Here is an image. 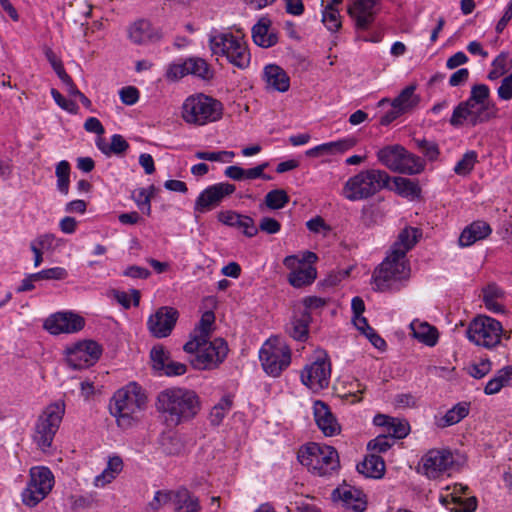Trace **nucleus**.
Listing matches in <instances>:
<instances>
[{"mask_svg": "<svg viewBox=\"0 0 512 512\" xmlns=\"http://www.w3.org/2000/svg\"><path fill=\"white\" fill-rule=\"evenodd\" d=\"M421 235V230L415 227H405L399 233L390 254L373 272L372 278L377 291L399 290L401 281L409 278L410 267L406 254Z\"/></svg>", "mask_w": 512, "mask_h": 512, "instance_id": "nucleus-1", "label": "nucleus"}, {"mask_svg": "<svg viewBox=\"0 0 512 512\" xmlns=\"http://www.w3.org/2000/svg\"><path fill=\"white\" fill-rule=\"evenodd\" d=\"M155 407L166 425L175 427L196 416L200 400L193 390L173 387L158 394Z\"/></svg>", "mask_w": 512, "mask_h": 512, "instance_id": "nucleus-2", "label": "nucleus"}, {"mask_svg": "<svg viewBox=\"0 0 512 512\" xmlns=\"http://www.w3.org/2000/svg\"><path fill=\"white\" fill-rule=\"evenodd\" d=\"M146 404L147 396L141 386L131 382L114 393L109 409L118 426L127 429L139 420Z\"/></svg>", "mask_w": 512, "mask_h": 512, "instance_id": "nucleus-3", "label": "nucleus"}, {"mask_svg": "<svg viewBox=\"0 0 512 512\" xmlns=\"http://www.w3.org/2000/svg\"><path fill=\"white\" fill-rule=\"evenodd\" d=\"M389 182L390 176L384 170H363L346 181L343 194L350 201L367 199L386 188Z\"/></svg>", "mask_w": 512, "mask_h": 512, "instance_id": "nucleus-4", "label": "nucleus"}, {"mask_svg": "<svg viewBox=\"0 0 512 512\" xmlns=\"http://www.w3.org/2000/svg\"><path fill=\"white\" fill-rule=\"evenodd\" d=\"M209 47L213 55L225 57L239 69H246L250 64L251 56L246 43L230 32H212Z\"/></svg>", "mask_w": 512, "mask_h": 512, "instance_id": "nucleus-5", "label": "nucleus"}, {"mask_svg": "<svg viewBox=\"0 0 512 512\" xmlns=\"http://www.w3.org/2000/svg\"><path fill=\"white\" fill-rule=\"evenodd\" d=\"M298 460L318 476L329 475L339 466L336 449L318 443H309L302 447L298 452Z\"/></svg>", "mask_w": 512, "mask_h": 512, "instance_id": "nucleus-6", "label": "nucleus"}, {"mask_svg": "<svg viewBox=\"0 0 512 512\" xmlns=\"http://www.w3.org/2000/svg\"><path fill=\"white\" fill-rule=\"evenodd\" d=\"M222 111L221 102L204 94H197L189 96L184 101L182 118L189 124L201 126L219 120Z\"/></svg>", "mask_w": 512, "mask_h": 512, "instance_id": "nucleus-7", "label": "nucleus"}, {"mask_svg": "<svg viewBox=\"0 0 512 512\" xmlns=\"http://www.w3.org/2000/svg\"><path fill=\"white\" fill-rule=\"evenodd\" d=\"M64 412V404L53 403L49 405L39 416L35 425L33 440L41 450L45 451L51 447L55 434L62 421Z\"/></svg>", "mask_w": 512, "mask_h": 512, "instance_id": "nucleus-8", "label": "nucleus"}, {"mask_svg": "<svg viewBox=\"0 0 512 512\" xmlns=\"http://www.w3.org/2000/svg\"><path fill=\"white\" fill-rule=\"evenodd\" d=\"M259 358L264 371L278 377L291 363V350L283 341L269 339L260 349Z\"/></svg>", "mask_w": 512, "mask_h": 512, "instance_id": "nucleus-9", "label": "nucleus"}, {"mask_svg": "<svg viewBox=\"0 0 512 512\" xmlns=\"http://www.w3.org/2000/svg\"><path fill=\"white\" fill-rule=\"evenodd\" d=\"M503 332L501 323L489 316H478L468 326V339L478 346L493 348L499 344Z\"/></svg>", "mask_w": 512, "mask_h": 512, "instance_id": "nucleus-10", "label": "nucleus"}, {"mask_svg": "<svg viewBox=\"0 0 512 512\" xmlns=\"http://www.w3.org/2000/svg\"><path fill=\"white\" fill-rule=\"evenodd\" d=\"M54 476L47 467H32L30 479L23 490L22 502L28 507H34L41 502L52 490Z\"/></svg>", "mask_w": 512, "mask_h": 512, "instance_id": "nucleus-11", "label": "nucleus"}, {"mask_svg": "<svg viewBox=\"0 0 512 512\" xmlns=\"http://www.w3.org/2000/svg\"><path fill=\"white\" fill-rule=\"evenodd\" d=\"M496 111L497 109L495 106L462 101L454 108L449 123L453 127H460L464 125V123L474 127L494 118L496 116Z\"/></svg>", "mask_w": 512, "mask_h": 512, "instance_id": "nucleus-12", "label": "nucleus"}, {"mask_svg": "<svg viewBox=\"0 0 512 512\" xmlns=\"http://www.w3.org/2000/svg\"><path fill=\"white\" fill-rule=\"evenodd\" d=\"M228 345L223 338L206 340V345H201L195 350V355L190 359V364L197 370H210L218 367L227 357Z\"/></svg>", "mask_w": 512, "mask_h": 512, "instance_id": "nucleus-13", "label": "nucleus"}, {"mask_svg": "<svg viewBox=\"0 0 512 512\" xmlns=\"http://www.w3.org/2000/svg\"><path fill=\"white\" fill-rule=\"evenodd\" d=\"M331 363L326 352L320 351L301 372L302 383L313 391L327 388L330 383Z\"/></svg>", "mask_w": 512, "mask_h": 512, "instance_id": "nucleus-14", "label": "nucleus"}, {"mask_svg": "<svg viewBox=\"0 0 512 512\" xmlns=\"http://www.w3.org/2000/svg\"><path fill=\"white\" fill-rule=\"evenodd\" d=\"M101 354V346L93 340L79 341L66 348V360L73 369H85L94 365Z\"/></svg>", "mask_w": 512, "mask_h": 512, "instance_id": "nucleus-15", "label": "nucleus"}, {"mask_svg": "<svg viewBox=\"0 0 512 512\" xmlns=\"http://www.w3.org/2000/svg\"><path fill=\"white\" fill-rule=\"evenodd\" d=\"M166 75L167 78L171 80H177L186 75H193L203 80H209L213 77V72L204 59L191 57L182 63L171 64Z\"/></svg>", "mask_w": 512, "mask_h": 512, "instance_id": "nucleus-16", "label": "nucleus"}, {"mask_svg": "<svg viewBox=\"0 0 512 512\" xmlns=\"http://www.w3.org/2000/svg\"><path fill=\"white\" fill-rule=\"evenodd\" d=\"M178 317L179 313L175 308L162 306L148 318V330L156 338H165L171 334Z\"/></svg>", "mask_w": 512, "mask_h": 512, "instance_id": "nucleus-17", "label": "nucleus"}, {"mask_svg": "<svg viewBox=\"0 0 512 512\" xmlns=\"http://www.w3.org/2000/svg\"><path fill=\"white\" fill-rule=\"evenodd\" d=\"M85 326V319L73 312H57L48 317L44 328L51 334L76 333Z\"/></svg>", "mask_w": 512, "mask_h": 512, "instance_id": "nucleus-18", "label": "nucleus"}, {"mask_svg": "<svg viewBox=\"0 0 512 512\" xmlns=\"http://www.w3.org/2000/svg\"><path fill=\"white\" fill-rule=\"evenodd\" d=\"M379 5V0H353L348 7V14L357 30H368L371 27L379 11Z\"/></svg>", "mask_w": 512, "mask_h": 512, "instance_id": "nucleus-19", "label": "nucleus"}, {"mask_svg": "<svg viewBox=\"0 0 512 512\" xmlns=\"http://www.w3.org/2000/svg\"><path fill=\"white\" fill-rule=\"evenodd\" d=\"M236 190L235 185L230 183H217L203 190L195 201L194 210L200 213L211 210L218 206L221 201Z\"/></svg>", "mask_w": 512, "mask_h": 512, "instance_id": "nucleus-20", "label": "nucleus"}, {"mask_svg": "<svg viewBox=\"0 0 512 512\" xmlns=\"http://www.w3.org/2000/svg\"><path fill=\"white\" fill-rule=\"evenodd\" d=\"M424 473L429 478H437L454 463L453 454L446 449L429 450L421 459Z\"/></svg>", "mask_w": 512, "mask_h": 512, "instance_id": "nucleus-21", "label": "nucleus"}, {"mask_svg": "<svg viewBox=\"0 0 512 512\" xmlns=\"http://www.w3.org/2000/svg\"><path fill=\"white\" fill-rule=\"evenodd\" d=\"M331 497L334 502H340L350 512H364L367 508L365 494L350 485H343L334 489Z\"/></svg>", "mask_w": 512, "mask_h": 512, "instance_id": "nucleus-22", "label": "nucleus"}, {"mask_svg": "<svg viewBox=\"0 0 512 512\" xmlns=\"http://www.w3.org/2000/svg\"><path fill=\"white\" fill-rule=\"evenodd\" d=\"M153 368L162 371L168 377L180 376L187 372V365L170 359L163 346H154L150 352Z\"/></svg>", "mask_w": 512, "mask_h": 512, "instance_id": "nucleus-23", "label": "nucleus"}, {"mask_svg": "<svg viewBox=\"0 0 512 512\" xmlns=\"http://www.w3.org/2000/svg\"><path fill=\"white\" fill-rule=\"evenodd\" d=\"M313 414L315 422L321 432L328 437L338 435L341 432V426L336 417L331 412L327 403L322 400H316L313 403Z\"/></svg>", "mask_w": 512, "mask_h": 512, "instance_id": "nucleus-24", "label": "nucleus"}, {"mask_svg": "<svg viewBox=\"0 0 512 512\" xmlns=\"http://www.w3.org/2000/svg\"><path fill=\"white\" fill-rule=\"evenodd\" d=\"M217 218L221 223L229 227L241 229L246 237L252 238L258 234V228L250 216L234 211H221L218 213Z\"/></svg>", "mask_w": 512, "mask_h": 512, "instance_id": "nucleus-25", "label": "nucleus"}, {"mask_svg": "<svg viewBox=\"0 0 512 512\" xmlns=\"http://www.w3.org/2000/svg\"><path fill=\"white\" fill-rule=\"evenodd\" d=\"M214 321L215 315L212 311L204 312L195 330V335L191 340L185 343L183 350L187 353L194 354L195 350L199 349L201 345H206V340L209 339Z\"/></svg>", "mask_w": 512, "mask_h": 512, "instance_id": "nucleus-26", "label": "nucleus"}, {"mask_svg": "<svg viewBox=\"0 0 512 512\" xmlns=\"http://www.w3.org/2000/svg\"><path fill=\"white\" fill-rule=\"evenodd\" d=\"M130 40L135 44H145L161 39V33L145 19L135 21L128 30Z\"/></svg>", "mask_w": 512, "mask_h": 512, "instance_id": "nucleus-27", "label": "nucleus"}, {"mask_svg": "<svg viewBox=\"0 0 512 512\" xmlns=\"http://www.w3.org/2000/svg\"><path fill=\"white\" fill-rule=\"evenodd\" d=\"M271 20L268 17H261L252 27V38L256 45L269 48L277 44V33L270 31Z\"/></svg>", "mask_w": 512, "mask_h": 512, "instance_id": "nucleus-28", "label": "nucleus"}, {"mask_svg": "<svg viewBox=\"0 0 512 512\" xmlns=\"http://www.w3.org/2000/svg\"><path fill=\"white\" fill-rule=\"evenodd\" d=\"M263 78L269 88L279 92H286L290 87V78L280 66L269 64L265 66Z\"/></svg>", "mask_w": 512, "mask_h": 512, "instance_id": "nucleus-29", "label": "nucleus"}, {"mask_svg": "<svg viewBox=\"0 0 512 512\" xmlns=\"http://www.w3.org/2000/svg\"><path fill=\"white\" fill-rule=\"evenodd\" d=\"M492 229L484 221H475L467 226L459 237V244L462 247H468L478 240H482L490 235Z\"/></svg>", "mask_w": 512, "mask_h": 512, "instance_id": "nucleus-30", "label": "nucleus"}, {"mask_svg": "<svg viewBox=\"0 0 512 512\" xmlns=\"http://www.w3.org/2000/svg\"><path fill=\"white\" fill-rule=\"evenodd\" d=\"M405 155V148L399 144L388 145L377 152L378 161L393 172L399 170L401 158Z\"/></svg>", "mask_w": 512, "mask_h": 512, "instance_id": "nucleus-31", "label": "nucleus"}, {"mask_svg": "<svg viewBox=\"0 0 512 512\" xmlns=\"http://www.w3.org/2000/svg\"><path fill=\"white\" fill-rule=\"evenodd\" d=\"M357 471L365 477L380 479L385 473V462L381 456L370 454L357 464Z\"/></svg>", "mask_w": 512, "mask_h": 512, "instance_id": "nucleus-32", "label": "nucleus"}, {"mask_svg": "<svg viewBox=\"0 0 512 512\" xmlns=\"http://www.w3.org/2000/svg\"><path fill=\"white\" fill-rule=\"evenodd\" d=\"M417 85L415 83L405 87L400 94L393 99L391 106L398 107L403 113L412 111L420 103V96L415 93Z\"/></svg>", "mask_w": 512, "mask_h": 512, "instance_id": "nucleus-33", "label": "nucleus"}, {"mask_svg": "<svg viewBox=\"0 0 512 512\" xmlns=\"http://www.w3.org/2000/svg\"><path fill=\"white\" fill-rule=\"evenodd\" d=\"M413 336L427 346H435L438 341V331L426 322L413 321L410 324Z\"/></svg>", "mask_w": 512, "mask_h": 512, "instance_id": "nucleus-34", "label": "nucleus"}, {"mask_svg": "<svg viewBox=\"0 0 512 512\" xmlns=\"http://www.w3.org/2000/svg\"><path fill=\"white\" fill-rule=\"evenodd\" d=\"M311 321V315L308 311H303L298 318H294L286 327V332L297 341H304L308 337V327Z\"/></svg>", "mask_w": 512, "mask_h": 512, "instance_id": "nucleus-35", "label": "nucleus"}, {"mask_svg": "<svg viewBox=\"0 0 512 512\" xmlns=\"http://www.w3.org/2000/svg\"><path fill=\"white\" fill-rule=\"evenodd\" d=\"M512 384V365L506 366L497 371L496 375L491 378L485 388L486 395H494L498 393L503 387Z\"/></svg>", "mask_w": 512, "mask_h": 512, "instance_id": "nucleus-36", "label": "nucleus"}, {"mask_svg": "<svg viewBox=\"0 0 512 512\" xmlns=\"http://www.w3.org/2000/svg\"><path fill=\"white\" fill-rule=\"evenodd\" d=\"M123 461L119 456L109 458L107 467L103 472L97 475L94 479L96 487H104L106 484L111 483L116 476L122 471Z\"/></svg>", "mask_w": 512, "mask_h": 512, "instance_id": "nucleus-37", "label": "nucleus"}, {"mask_svg": "<svg viewBox=\"0 0 512 512\" xmlns=\"http://www.w3.org/2000/svg\"><path fill=\"white\" fill-rule=\"evenodd\" d=\"M178 498L175 506V512H200L201 506L198 497L193 495L188 489L181 487L179 493L176 495Z\"/></svg>", "mask_w": 512, "mask_h": 512, "instance_id": "nucleus-38", "label": "nucleus"}, {"mask_svg": "<svg viewBox=\"0 0 512 512\" xmlns=\"http://www.w3.org/2000/svg\"><path fill=\"white\" fill-rule=\"evenodd\" d=\"M98 149L105 155L110 156L122 155L129 148V143L124 139L122 135L114 134L111 137V143L107 144L104 139L99 138L96 141Z\"/></svg>", "mask_w": 512, "mask_h": 512, "instance_id": "nucleus-39", "label": "nucleus"}, {"mask_svg": "<svg viewBox=\"0 0 512 512\" xmlns=\"http://www.w3.org/2000/svg\"><path fill=\"white\" fill-rule=\"evenodd\" d=\"M425 168V161L419 156L410 153L405 149V155L401 158L397 173L415 175L421 173Z\"/></svg>", "mask_w": 512, "mask_h": 512, "instance_id": "nucleus-40", "label": "nucleus"}, {"mask_svg": "<svg viewBox=\"0 0 512 512\" xmlns=\"http://www.w3.org/2000/svg\"><path fill=\"white\" fill-rule=\"evenodd\" d=\"M233 407V396L225 395L215 404L209 414V421L213 426H219Z\"/></svg>", "mask_w": 512, "mask_h": 512, "instance_id": "nucleus-41", "label": "nucleus"}, {"mask_svg": "<svg viewBox=\"0 0 512 512\" xmlns=\"http://www.w3.org/2000/svg\"><path fill=\"white\" fill-rule=\"evenodd\" d=\"M317 276L316 269L312 266H307L302 269L293 270L289 276V283L295 288H301L310 285Z\"/></svg>", "mask_w": 512, "mask_h": 512, "instance_id": "nucleus-42", "label": "nucleus"}, {"mask_svg": "<svg viewBox=\"0 0 512 512\" xmlns=\"http://www.w3.org/2000/svg\"><path fill=\"white\" fill-rule=\"evenodd\" d=\"M393 182L397 193L403 197L416 198L421 194V188L415 180L404 177H394Z\"/></svg>", "mask_w": 512, "mask_h": 512, "instance_id": "nucleus-43", "label": "nucleus"}, {"mask_svg": "<svg viewBox=\"0 0 512 512\" xmlns=\"http://www.w3.org/2000/svg\"><path fill=\"white\" fill-rule=\"evenodd\" d=\"M469 413V405L465 402L456 404L453 408L448 410L441 418L439 426L448 427L459 423Z\"/></svg>", "mask_w": 512, "mask_h": 512, "instance_id": "nucleus-44", "label": "nucleus"}, {"mask_svg": "<svg viewBox=\"0 0 512 512\" xmlns=\"http://www.w3.org/2000/svg\"><path fill=\"white\" fill-rule=\"evenodd\" d=\"M179 489L176 490H159L155 493L153 499L148 503V508L152 511L157 512L161 507L167 505L168 503L173 504L175 506L178 498Z\"/></svg>", "mask_w": 512, "mask_h": 512, "instance_id": "nucleus-45", "label": "nucleus"}, {"mask_svg": "<svg viewBox=\"0 0 512 512\" xmlns=\"http://www.w3.org/2000/svg\"><path fill=\"white\" fill-rule=\"evenodd\" d=\"M290 201V197L284 189L269 191L264 197V205L271 210L284 208Z\"/></svg>", "mask_w": 512, "mask_h": 512, "instance_id": "nucleus-46", "label": "nucleus"}, {"mask_svg": "<svg viewBox=\"0 0 512 512\" xmlns=\"http://www.w3.org/2000/svg\"><path fill=\"white\" fill-rule=\"evenodd\" d=\"M70 164L66 160L60 161L55 170L57 177V189L60 193L67 195L69 193L70 185Z\"/></svg>", "mask_w": 512, "mask_h": 512, "instance_id": "nucleus-47", "label": "nucleus"}, {"mask_svg": "<svg viewBox=\"0 0 512 512\" xmlns=\"http://www.w3.org/2000/svg\"><path fill=\"white\" fill-rule=\"evenodd\" d=\"M322 22L331 32H335L341 27L340 13L337 6L327 4L324 6Z\"/></svg>", "mask_w": 512, "mask_h": 512, "instance_id": "nucleus-48", "label": "nucleus"}, {"mask_svg": "<svg viewBox=\"0 0 512 512\" xmlns=\"http://www.w3.org/2000/svg\"><path fill=\"white\" fill-rule=\"evenodd\" d=\"M466 101H468V103L474 102L475 104L495 106V104L490 100V89L485 84H476L472 86L470 96Z\"/></svg>", "mask_w": 512, "mask_h": 512, "instance_id": "nucleus-49", "label": "nucleus"}, {"mask_svg": "<svg viewBox=\"0 0 512 512\" xmlns=\"http://www.w3.org/2000/svg\"><path fill=\"white\" fill-rule=\"evenodd\" d=\"M477 153L475 151H467L462 158L456 163L454 172L460 176H467L474 169L477 163Z\"/></svg>", "mask_w": 512, "mask_h": 512, "instance_id": "nucleus-50", "label": "nucleus"}, {"mask_svg": "<svg viewBox=\"0 0 512 512\" xmlns=\"http://www.w3.org/2000/svg\"><path fill=\"white\" fill-rule=\"evenodd\" d=\"M151 192L149 193L145 188H139L132 194L133 200L136 202L140 211L146 215L151 214V196L154 190V186L150 187Z\"/></svg>", "mask_w": 512, "mask_h": 512, "instance_id": "nucleus-51", "label": "nucleus"}, {"mask_svg": "<svg viewBox=\"0 0 512 512\" xmlns=\"http://www.w3.org/2000/svg\"><path fill=\"white\" fill-rule=\"evenodd\" d=\"M491 370L492 363L488 358L481 359L479 362L472 363L467 367V373L475 379H482L489 374Z\"/></svg>", "mask_w": 512, "mask_h": 512, "instance_id": "nucleus-52", "label": "nucleus"}, {"mask_svg": "<svg viewBox=\"0 0 512 512\" xmlns=\"http://www.w3.org/2000/svg\"><path fill=\"white\" fill-rule=\"evenodd\" d=\"M68 276V272L63 267H53L44 269L40 272L33 273V278L40 280H64Z\"/></svg>", "mask_w": 512, "mask_h": 512, "instance_id": "nucleus-53", "label": "nucleus"}, {"mask_svg": "<svg viewBox=\"0 0 512 512\" xmlns=\"http://www.w3.org/2000/svg\"><path fill=\"white\" fill-rule=\"evenodd\" d=\"M452 501L456 507L451 508V512H474L477 508L476 497L462 499L461 496H452Z\"/></svg>", "mask_w": 512, "mask_h": 512, "instance_id": "nucleus-54", "label": "nucleus"}, {"mask_svg": "<svg viewBox=\"0 0 512 512\" xmlns=\"http://www.w3.org/2000/svg\"><path fill=\"white\" fill-rule=\"evenodd\" d=\"M409 424L407 422L400 421L396 418H393V421L390 422L388 426L389 436L395 439H402L406 437L409 433Z\"/></svg>", "mask_w": 512, "mask_h": 512, "instance_id": "nucleus-55", "label": "nucleus"}, {"mask_svg": "<svg viewBox=\"0 0 512 512\" xmlns=\"http://www.w3.org/2000/svg\"><path fill=\"white\" fill-rule=\"evenodd\" d=\"M394 443V440L389 435H379L368 442L367 448L369 450L383 453L386 452Z\"/></svg>", "mask_w": 512, "mask_h": 512, "instance_id": "nucleus-56", "label": "nucleus"}, {"mask_svg": "<svg viewBox=\"0 0 512 512\" xmlns=\"http://www.w3.org/2000/svg\"><path fill=\"white\" fill-rule=\"evenodd\" d=\"M417 148L430 160H435L439 155V148L435 142L426 139H414Z\"/></svg>", "mask_w": 512, "mask_h": 512, "instance_id": "nucleus-57", "label": "nucleus"}, {"mask_svg": "<svg viewBox=\"0 0 512 512\" xmlns=\"http://www.w3.org/2000/svg\"><path fill=\"white\" fill-rule=\"evenodd\" d=\"M355 138H345L338 141L328 142V154L343 153L356 145Z\"/></svg>", "mask_w": 512, "mask_h": 512, "instance_id": "nucleus-58", "label": "nucleus"}, {"mask_svg": "<svg viewBox=\"0 0 512 512\" xmlns=\"http://www.w3.org/2000/svg\"><path fill=\"white\" fill-rule=\"evenodd\" d=\"M258 232H264L266 234H276L281 230V224L278 220L272 218V217H263L260 220Z\"/></svg>", "mask_w": 512, "mask_h": 512, "instance_id": "nucleus-59", "label": "nucleus"}, {"mask_svg": "<svg viewBox=\"0 0 512 512\" xmlns=\"http://www.w3.org/2000/svg\"><path fill=\"white\" fill-rule=\"evenodd\" d=\"M57 239L53 234H43L33 240L35 246H37L41 250H53L56 247Z\"/></svg>", "mask_w": 512, "mask_h": 512, "instance_id": "nucleus-60", "label": "nucleus"}, {"mask_svg": "<svg viewBox=\"0 0 512 512\" xmlns=\"http://www.w3.org/2000/svg\"><path fill=\"white\" fill-rule=\"evenodd\" d=\"M119 95L121 101L126 105H134L139 99V91L133 86L123 87Z\"/></svg>", "mask_w": 512, "mask_h": 512, "instance_id": "nucleus-61", "label": "nucleus"}, {"mask_svg": "<svg viewBox=\"0 0 512 512\" xmlns=\"http://www.w3.org/2000/svg\"><path fill=\"white\" fill-rule=\"evenodd\" d=\"M123 275L135 279H146L151 275V272L147 268L132 265L124 270Z\"/></svg>", "mask_w": 512, "mask_h": 512, "instance_id": "nucleus-62", "label": "nucleus"}, {"mask_svg": "<svg viewBox=\"0 0 512 512\" xmlns=\"http://www.w3.org/2000/svg\"><path fill=\"white\" fill-rule=\"evenodd\" d=\"M469 70L467 68H460L454 72L449 78V85L451 87L461 86L467 82L469 78Z\"/></svg>", "mask_w": 512, "mask_h": 512, "instance_id": "nucleus-63", "label": "nucleus"}, {"mask_svg": "<svg viewBox=\"0 0 512 512\" xmlns=\"http://www.w3.org/2000/svg\"><path fill=\"white\" fill-rule=\"evenodd\" d=\"M504 296V291L496 284H489L483 289V301H491L501 299Z\"/></svg>", "mask_w": 512, "mask_h": 512, "instance_id": "nucleus-64", "label": "nucleus"}]
</instances>
